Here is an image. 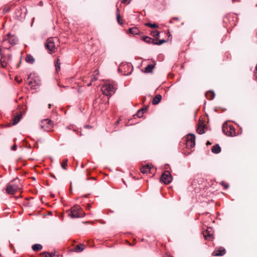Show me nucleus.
<instances>
[{
  "mask_svg": "<svg viewBox=\"0 0 257 257\" xmlns=\"http://www.w3.org/2000/svg\"><path fill=\"white\" fill-rule=\"evenodd\" d=\"M94 73H95L96 75H98L99 74V72H98V70H95L94 71Z\"/></svg>",
  "mask_w": 257,
  "mask_h": 257,
  "instance_id": "39",
  "label": "nucleus"
},
{
  "mask_svg": "<svg viewBox=\"0 0 257 257\" xmlns=\"http://www.w3.org/2000/svg\"><path fill=\"white\" fill-rule=\"evenodd\" d=\"M91 84V83H89L88 84V86H89Z\"/></svg>",
  "mask_w": 257,
  "mask_h": 257,
  "instance_id": "44",
  "label": "nucleus"
},
{
  "mask_svg": "<svg viewBox=\"0 0 257 257\" xmlns=\"http://www.w3.org/2000/svg\"><path fill=\"white\" fill-rule=\"evenodd\" d=\"M21 81H22V79H21L20 80H18V82L19 83H20Z\"/></svg>",
  "mask_w": 257,
  "mask_h": 257,
  "instance_id": "42",
  "label": "nucleus"
},
{
  "mask_svg": "<svg viewBox=\"0 0 257 257\" xmlns=\"http://www.w3.org/2000/svg\"><path fill=\"white\" fill-rule=\"evenodd\" d=\"M17 148V145H16V144H15V145H14L12 147V148H11V150H12V151H15V150H16Z\"/></svg>",
  "mask_w": 257,
  "mask_h": 257,
  "instance_id": "35",
  "label": "nucleus"
},
{
  "mask_svg": "<svg viewBox=\"0 0 257 257\" xmlns=\"http://www.w3.org/2000/svg\"><path fill=\"white\" fill-rule=\"evenodd\" d=\"M210 144H211V143H210L209 141H208V142H207V143H206V145H210Z\"/></svg>",
  "mask_w": 257,
  "mask_h": 257,
  "instance_id": "40",
  "label": "nucleus"
},
{
  "mask_svg": "<svg viewBox=\"0 0 257 257\" xmlns=\"http://www.w3.org/2000/svg\"><path fill=\"white\" fill-rule=\"evenodd\" d=\"M128 0H122L121 3H125L127 2Z\"/></svg>",
  "mask_w": 257,
  "mask_h": 257,
  "instance_id": "37",
  "label": "nucleus"
},
{
  "mask_svg": "<svg viewBox=\"0 0 257 257\" xmlns=\"http://www.w3.org/2000/svg\"><path fill=\"white\" fill-rule=\"evenodd\" d=\"M147 108L148 106H145V107L139 110L136 114L137 116L139 118L142 117L143 115V114L144 113V112L146 111Z\"/></svg>",
  "mask_w": 257,
  "mask_h": 257,
  "instance_id": "16",
  "label": "nucleus"
},
{
  "mask_svg": "<svg viewBox=\"0 0 257 257\" xmlns=\"http://www.w3.org/2000/svg\"><path fill=\"white\" fill-rule=\"evenodd\" d=\"M60 61L59 59L57 58L56 63H55V67H56V71L57 72H58L60 70Z\"/></svg>",
  "mask_w": 257,
  "mask_h": 257,
  "instance_id": "27",
  "label": "nucleus"
},
{
  "mask_svg": "<svg viewBox=\"0 0 257 257\" xmlns=\"http://www.w3.org/2000/svg\"><path fill=\"white\" fill-rule=\"evenodd\" d=\"M90 208H91V206L89 204H87L85 207V208L88 210H89L90 209Z\"/></svg>",
  "mask_w": 257,
  "mask_h": 257,
  "instance_id": "36",
  "label": "nucleus"
},
{
  "mask_svg": "<svg viewBox=\"0 0 257 257\" xmlns=\"http://www.w3.org/2000/svg\"><path fill=\"white\" fill-rule=\"evenodd\" d=\"M143 40L147 43H152L153 44V41H155V39H152L151 38L148 36H145L143 37Z\"/></svg>",
  "mask_w": 257,
  "mask_h": 257,
  "instance_id": "20",
  "label": "nucleus"
},
{
  "mask_svg": "<svg viewBox=\"0 0 257 257\" xmlns=\"http://www.w3.org/2000/svg\"><path fill=\"white\" fill-rule=\"evenodd\" d=\"M211 228H208L205 233L204 234V236L206 239H208L209 237H210L211 236V231L210 230Z\"/></svg>",
  "mask_w": 257,
  "mask_h": 257,
  "instance_id": "26",
  "label": "nucleus"
},
{
  "mask_svg": "<svg viewBox=\"0 0 257 257\" xmlns=\"http://www.w3.org/2000/svg\"><path fill=\"white\" fill-rule=\"evenodd\" d=\"M21 117V116L20 115L16 116L14 119V122L13 123V124L15 125L18 123L20 121Z\"/></svg>",
  "mask_w": 257,
  "mask_h": 257,
  "instance_id": "30",
  "label": "nucleus"
},
{
  "mask_svg": "<svg viewBox=\"0 0 257 257\" xmlns=\"http://www.w3.org/2000/svg\"><path fill=\"white\" fill-rule=\"evenodd\" d=\"M96 79H97V77H96V76H95L94 77H93V78L92 79V80H95Z\"/></svg>",
  "mask_w": 257,
  "mask_h": 257,
  "instance_id": "38",
  "label": "nucleus"
},
{
  "mask_svg": "<svg viewBox=\"0 0 257 257\" xmlns=\"http://www.w3.org/2000/svg\"><path fill=\"white\" fill-rule=\"evenodd\" d=\"M85 215L82 208L78 205H75L71 208L69 214L72 218L83 217Z\"/></svg>",
  "mask_w": 257,
  "mask_h": 257,
  "instance_id": "2",
  "label": "nucleus"
},
{
  "mask_svg": "<svg viewBox=\"0 0 257 257\" xmlns=\"http://www.w3.org/2000/svg\"><path fill=\"white\" fill-rule=\"evenodd\" d=\"M43 257H52V255L48 252H44Z\"/></svg>",
  "mask_w": 257,
  "mask_h": 257,
  "instance_id": "34",
  "label": "nucleus"
},
{
  "mask_svg": "<svg viewBox=\"0 0 257 257\" xmlns=\"http://www.w3.org/2000/svg\"><path fill=\"white\" fill-rule=\"evenodd\" d=\"M40 125L42 129L46 132L51 131L53 127L52 122L49 119L42 120L40 122Z\"/></svg>",
  "mask_w": 257,
  "mask_h": 257,
  "instance_id": "6",
  "label": "nucleus"
},
{
  "mask_svg": "<svg viewBox=\"0 0 257 257\" xmlns=\"http://www.w3.org/2000/svg\"><path fill=\"white\" fill-rule=\"evenodd\" d=\"M8 40L9 42L12 44H16L18 42V39L15 35H12L10 33L8 34Z\"/></svg>",
  "mask_w": 257,
  "mask_h": 257,
  "instance_id": "11",
  "label": "nucleus"
},
{
  "mask_svg": "<svg viewBox=\"0 0 257 257\" xmlns=\"http://www.w3.org/2000/svg\"><path fill=\"white\" fill-rule=\"evenodd\" d=\"M171 257H172V256H171Z\"/></svg>",
  "mask_w": 257,
  "mask_h": 257,
  "instance_id": "45",
  "label": "nucleus"
},
{
  "mask_svg": "<svg viewBox=\"0 0 257 257\" xmlns=\"http://www.w3.org/2000/svg\"><path fill=\"white\" fill-rule=\"evenodd\" d=\"M26 61L30 64H33L35 62V59L31 55H27L25 58Z\"/></svg>",
  "mask_w": 257,
  "mask_h": 257,
  "instance_id": "17",
  "label": "nucleus"
},
{
  "mask_svg": "<svg viewBox=\"0 0 257 257\" xmlns=\"http://www.w3.org/2000/svg\"><path fill=\"white\" fill-rule=\"evenodd\" d=\"M212 153L218 154L221 152V148L218 144L213 146L211 149Z\"/></svg>",
  "mask_w": 257,
  "mask_h": 257,
  "instance_id": "15",
  "label": "nucleus"
},
{
  "mask_svg": "<svg viewBox=\"0 0 257 257\" xmlns=\"http://www.w3.org/2000/svg\"><path fill=\"white\" fill-rule=\"evenodd\" d=\"M119 120H117L116 122V124H118L119 123Z\"/></svg>",
  "mask_w": 257,
  "mask_h": 257,
  "instance_id": "41",
  "label": "nucleus"
},
{
  "mask_svg": "<svg viewBox=\"0 0 257 257\" xmlns=\"http://www.w3.org/2000/svg\"><path fill=\"white\" fill-rule=\"evenodd\" d=\"M222 131L226 135L232 137L235 135V130L232 125L224 123L222 126Z\"/></svg>",
  "mask_w": 257,
  "mask_h": 257,
  "instance_id": "5",
  "label": "nucleus"
},
{
  "mask_svg": "<svg viewBox=\"0 0 257 257\" xmlns=\"http://www.w3.org/2000/svg\"><path fill=\"white\" fill-rule=\"evenodd\" d=\"M195 145V136L193 134H189L186 137V146L192 148Z\"/></svg>",
  "mask_w": 257,
  "mask_h": 257,
  "instance_id": "8",
  "label": "nucleus"
},
{
  "mask_svg": "<svg viewBox=\"0 0 257 257\" xmlns=\"http://www.w3.org/2000/svg\"><path fill=\"white\" fill-rule=\"evenodd\" d=\"M221 184L226 189H227L229 187L228 184H227V183H225L224 182H221Z\"/></svg>",
  "mask_w": 257,
  "mask_h": 257,
  "instance_id": "33",
  "label": "nucleus"
},
{
  "mask_svg": "<svg viewBox=\"0 0 257 257\" xmlns=\"http://www.w3.org/2000/svg\"><path fill=\"white\" fill-rule=\"evenodd\" d=\"M75 249L77 251H82L84 249V245L82 244H77L75 247Z\"/></svg>",
  "mask_w": 257,
  "mask_h": 257,
  "instance_id": "25",
  "label": "nucleus"
},
{
  "mask_svg": "<svg viewBox=\"0 0 257 257\" xmlns=\"http://www.w3.org/2000/svg\"><path fill=\"white\" fill-rule=\"evenodd\" d=\"M28 83L31 87L33 89L37 88V86L39 85V80L38 79L28 77Z\"/></svg>",
  "mask_w": 257,
  "mask_h": 257,
  "instance_id": "10",
  "label": "nucleus"
},
{
  "mask_svg": "<svg viewBox=\"0 0 257 257\" xmlns=\"http://www.w3.org/2000/svg\"><path fill=\"white\" fill-rule=\"evenodd\" d=\"M51 106V105L50 104H49V108H50Z\"/></svg>",
  "mask_w": 257,
  "mask_h": 257,
  "instance_id": "43",
  "label": "nucleus"
},
{
  "mask_svg": "<svg viewBox=\"0 0 257 257\" xmlns=\"http://www.w3.org/2000/svg\"><path fill=\"white\" fill-rule=\"evenodd\" d=\"M45 48L48 51L49 53L51 54L55 52L56 47L53 39L49 38L45 43Z\"/></svg>",
  "mask_w": 257,
  "mask_h": 257,
  "instance_id": "7",
  "label": "nucleus"
},
{
  "mask_svg": "<svg viewBox=\"0 0 257 257\" xmlns=\"http://www.w3.org/2000/svg\"><path fill=\"white\" fill-rule=\"evenodd\" d=\"M42 246L40 244H35L32 246V249L34 251H37L42 249Z\"/></svg>",
  "mask_w": 257,
  "mask_h": 257,
  "instance_id": "21",
  "label": "nucleus"
},
{
  "mask_svg": "<svg viewBox=\"0 0 257 257\" xmlns=\"http://www.w3.org/2000/svg\"><path fill=\"white\" fill-rule=\"evenodd\" d=\"M152 168L149 165L144 166L141 169V171L143 174L150 173Z\"/></svg>",
  "mask_w": 257,
  "mask_h": 257,
  "instance_id": "13",
  "label": "nucleus"
},
{
  "mask_svg": "<svg viewBox=\"0 0 257 257\" xmlns=\"http://www.w3.org/2000/svg\"><path fill=\"white\" fill-rule=\"evenodd\" d=\"M151 35L154 38L158 39L159 37L160 32L157 30L153 31L151 32Z\"/></svg>",
  "mask_w": 257,
  "mask_h": 257,
  "instance_id": "28",
  "label": "nucleus"
},
{
  "mask_svg": "<svg viewBox=\"0 0 257 257\" xmlns=\"http://www.w3.org/2000/svg\"><path fill=\"white\" fill-rule=\"evenodd\" d=\"M225 253V249L224 248H220L218 249L215 250L213 253L212 255L214 256H222Z\"/></svg>",
  "mask_w": 257,
  "mask_h": 257,
  "instance_id": "12",
  "label": "nucleus"
},
{
  "mask_svg": "<svg viewBox=\"0 0 257 257\" xmlns=\"http://www.w3.org/2000/svg\"><path fill=\"white\" fill-rule=\"evenodd\" d=\"M205 95L207 99L212 100L215 97V93L212 91H209L206 93Z\"/></svg>",
  "mask_w": 257,
  "mask_h": 257,
  "instance_id": "18",
  "label": "nucleus"
},
{
  "mask_svg": "<svg viewBox=\"0 0 257 257\" xmlns=\"http://www.w3.org/2000/svg\"><path fill=\"white\" fill-rule=\"evenodd\" d=\"M162 99V96L160 94L157 95L153 99L152 103L154 105L158 104Z\"/></svg>",
  "mask_w": 257,
  "mask_h": 257,
  "instance_id": "14",
  "label": "nucleus"
},
{
  "mask_svg": "<svg viewBox=\"0 0 257 257\" xmlns=\"http://www.w3.org/2000/svg\"><path fill=\"white\" fill-rule=\"evenodd\" d=\"M145 26L149 27L152 28H157L158 27L157 24H156L155 23L152 24V23H147L145 24Z\"/></svg>",
  "mask_w": 257,
  "mask_h": 257,
  "instance_id": "31",
  "label": "nucleus"
},
{
  "mask_svg": "<svg viewBox=\"0 0 257 257\" xmlns=\"http://www.w3.org/2000/svg\"><path fill=\"white\" fill-rule=\"evenodd\" d=\"M197 133L200 134L202 135L204 133V125H199L198 126V128L197 129Z\"/></svg>",
  "mask_w": 257,
  "mask_h": 257,
  "instance_id": "22",
  "label": "nucleus"
},
{
  "mask_svg": "<svg viewBox=\"0 0 257 257\" xmlns=\"http://www.w3.org/2000/svg\"><path fill=\"white\" fill-rule=\"evenodd\" d=\"M161 180L165 184H168L172 181V176L169 171H166L161 176Z\"/></svg>",
  "mask_w": 257,
  "mask_h": 257,
  "instance_id": "9",
  "label": "nucleus"
},
{
  "mask_svg": "<svg viewBox=\"0 0 257 257\" xmlns=\"http://www.w3.org/2000/svg\"><path fill=\"white\" fill-rule=\"evenodd\" d=\"M118 12V9H117V13H116L117 21L120 25H122L123 20L121 19L120 16Z\"/></svg>",
  "mask_w": 257,
  "mask_h": 257,
  "instance_id": "24",
  "label": "nucleus"
},
{
  "mask_svg": "<svg viewBox=\"0 0 257 257\" xmlns=\"http://www.w3.org/2000/svg\"><path fill=\"white\" fill-rule=\"evenodd\" d=\"M67 159H65L62 161L61 163V167L64 170L66 169V166H67Z\"/></svg>",
  "mask_w": 257,
  "mask_h": 257,
  "instance_id": "32",
  "label": "nucleus"
},
{
  "mask_svg": "<svg viewBox=\"0 0 257 257\" xmlns=\"http://www.w3.org/2000/svg\"><path fill=\"white\" fill-rule=\"evenodd\" d=\"M20 189V182L19 179H15L10 182L7 186L6 192L9 194H15Z\"/></svg>",
  "mask_w": 257,
  "mask_h": 257,
  "instance_id": "1",
  "label": "nucleus"
},
{
  "mask_svg": "<svg viewBox=\"0 0 257 257\" xmlns=\"http://www.w3.org/2000/svg\"><path fill=\"white\" fill-rule=\"evenodd\" d=\"M166 42V40L162 39L159 40V42H157V40L155 39V41H153V44L154 45H161Z\"/></svg>",
  "mask_w": 257,
  "mask_h": 257,
  "instance_id": "29",
  "label": "nucleus"
},
{
  "mask_svg": "<svg viewBox=\"0 0 257 257\" xmlns=\"http://www.w3.org/2000/svg\"><path fill=\"white\" fill-rule=\"evenodd\" d=\"M128 31H129V32L133 35H137L140 32V30L137 27H133V28H130Z\"/></svg>",
  "mask_w": 257,
  "mask_h": 257,
  "instance_id": "19",
  "label": "nucleus"
},
{
  "mask_svg": "<svg viewBox=\"0 0 257 257\" xmlns=\"http://www.w3.org/2000/svg\"><path fill=\"white\" fill-rule=\"evenodd\" d=\"M154 66L152 64L148 65L145 68V72L147 73H150L153 71Z\"/></svg>",
  "mask_w": 257,
  "mask_h": 257,
  "instance_id": "23",
  "label": "nucleus"
},
{
  "mask_svg": "<svg viewBox=\"0 0 257 257\" xmlns=\"http://www.w3.org/2000/svg\"><path fill=\"white\" fill-rule=\"evenodd\" d=\"M101 90L103 94L110 96L114 93L115 88L112 84L106 83L101 86Z\"/></svg>",
  "mask_w": 257,
  "mask_h": 257,
  "instance_id": "3",
  "label": "nucleus"
},
{
  "mask_svg": "<svg viewBox=\"0 0 257 257\" xmlns=\"http://www.w3.org/2000/svg\"><path fill=\"white\" fill-rule=\"evenodd\" d=\"M118 71L124 75H128L133 71V67L130 63H122L118 68Z\"/></svg>",
  "mask_w": 257,
  "mask_h": 257,
  "instance_id": "4",
  "label": "nucleus"
}]
</instances>
